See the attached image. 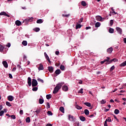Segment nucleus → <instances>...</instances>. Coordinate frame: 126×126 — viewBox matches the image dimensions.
Listing matches in <instances>:
<instances>
[{
    "instance_id": "obj_44",
    "label": "nucleus",
    "mask_w": 126,
    "mask_h": 126,
    "mask_svg": "<svg viewBox=\"0 0 126 126\" xmlns=\"http://www.w3.org/2000/svg\"><path fill=\"white\" fill-rule=\"evenodd\" d=\"M78 93H81V94H83V89H81Z\"/></svg>"
},
{
    "instance_id": "obj_40",
    "label": "nucleus",
    "mask_w": 126,
    "mask_h": 126,
    "mask_svg": "<svg viewBox=\"0 0 126 126\" xmlns=\"http://www.w3.org/2000/svg\"><path fill=\"white\" fill-rule=\"evenodd\" d=\"M113 24H114V20H111L110 22V26H113Z\"/></svg>"
},
{
    "instance_id": "obj_9",
    "label": "nucleus",
    "mask_w": 126,
    "mask_h": 126,
    "mask_svg": "<svg viewBox=\"0 0 126 126\" xmlns=\"http://www.w3.org/2000/svg\"><path fill=\"white\" fill-rule=\"evenodd\" d=\"M62 90L63 91L66 92V91H67V90H68V87L67 86H65V85L63 86V87H62Z\"/></svg>"
},
{
    "instance_id": "obj_56",
    "label": "nucleus",
    "mask_w": 126,
    "mask_h": 126,
    "mask_svg": "<svg viewBox=\"0 0 126 126\" xmlns=\"http://www.w3.org/2000/svg\"><path fill=\"white\" fill-rule=\"evenodd\" d=\"M24 61H26V62L27 61V57L25 55L24 56Z\"/></svg>"
},
{
    "instance_id": "obj_22",
    "label": "nucleus",
    "mask_w": 126,
    "mask_h": 126,
    "mask_svg": "<svg viewBox=\"0 0 126 126\" xmlns=\"http://www.w3.org/2000/svg\"><path fill=\"white\" fill-rule=\"evenodd\" d=\"M80 28H81V25L77 23V24L76 25V29H80Z\"/></svg>"
},
{
    "instance_id": "obj_63",
    "label": "nucleus",
    "mask_w": 126,
    "mask_h": 126,
    "mask_svg": "<svg viewBox=\"0 0 126 126\" xmlns=\"http://www.w3.org/2000/svg\"><path fill=\"white\" fill-rule=\"evenodd\" d=\"M105 63V61L103 60V61H101V62H100V63H101V64H103V63Z\"/></svg>"
},
{
    "instance_id": "obj_28",
    "label": "nucleus",
    "mask_w": 126,
    "mask_h": 126,
    "mask_svg": "<svg viewBox=\"0 0 126 126\" xmlns=\"http://www.w3.org/2000/svg\"><path fill=\"white\" fill-rule=\"evenodd\" d=\"M22 44L23 45V46H27V41L23 40Z\"/></svg>"
},
{
    "instance_id": "obj_54",
    "label": "nucleus",
    "mask_w": 126,
    "mask_h": 126,
    "mask_svg": "<svg viewBox=\"0 0 126 126\" xmlns=\"http://www.w3.org/2000/svg\"><path fill=\"white\" fill-rule=\"evenodd\" d=\"M111 10H112L113 13H114V14H117V12L115 11V9H114V8H112Z\"/></svg>"
},
{
    "instance_id": "obj_23",
    "label": "nucleus",
    "mask_w": 126,
    "mask_h": 126,
    "mask_svg": "<svg viewBox=\"0 0 126 126\" xmlns=\"http://www.w3.org/2000/svg\"><path fill=\"white\" fill-rule=\"evenodd\" d=\"M114 31H115V30H114V29L111 28L108 30V32H109L111 34H113V33H114Z\"/></svg>"
},
{
    "instance_id": "obj_8",
    "label": "nucleus",
    "mask_w": 126,
    "mask_h": 126,
    "mask_svg": "<svg viewBox=\"0 0 126 126\" xmlns=\"http://www.w3.org/2000/svg\"><path fill=\"white\" fill-rule=\"evenodd\" d=\"M15 24L17 25V26H21L22 24L21 23V22L19 20H17L15 21Z\"/></svg>"
},
{
    "instance_id": "obj_36",
    "label": "nucleus",
    "mask_w": 126,
    "mask_h": 126,
    "mask_svg": "<svg viewBox=\"0 0 126 126\" xmlns=\"http://www.w3.org/2000/svg\"><path fill=\"white\" fill-rule=\"evenodd\" d=\"M47 114L48 115V116H53V113H52V111H48L47 112Z\"/></svg>"
},
{
    "instance_id": "obj_57",
    "label": "nucleus",
    "mask_w": 126,
    "mask_h": 126,
    "mask_svg": "<svg viewBox=\"0 0 126 126\" xmlns=\"http://www.w3.org/2000/svg\"><path fill=\"white\" fill-rule=\"evenodd\" d=\"M20 115H23V110H20Z\"/></svg>"
},
{
    "instance_id": "obj_19",
    "label": "nucleus",
    "mask_w": 126,
    "mask_h": 126,
    "mask_svg": "<svg viewBox=\"0 0 126 126\" xmlns=\"http://www.w3.org/2000/svg\"><path fill=\"white\" fill-rule=\"evenodd\" d=\"M59 110L60 111H61V112H62V113H63V114H64V108H63V106L60 107Z\"/></svg>"
},
{
    "instance_id": "obj_25",
    "label": "nucleus",
    "mask_w": 126,
    "mask_h": 126,
    "mask_svg": "<svg viewBox=\"0 0 126 126\" xmlns=\"http://www.w3.org/2000/svg\"><path fill=\"white\" fill-rule=\"evenodd\" d=\"M84 113L86 116H88V115H89V110L88 109H85L84 110Z\"/></svg>"
},
{
    "instance_id": "obj_38",
    "label": "nucleus",
    "mask_w": 126,
    "mask_h": 126,
    "mask_svg": "<svg viewBox=\"0 0 126 126\" xmlns=\"http://www.w3.org/2000/svg\"><path fill=\"white\" fill-rule=\"evenodd\" d=\"M6 105L8 106V107H11V104H10V102L8 101L6 102Z\"/></svg>"
},
{
    "instance_id": "obj_33",
    "label": "nucleus",
    "mask_w": 126,
    "mask_h": 126,
    "mask_svg": "<svg viewBox=\"0 0 126 126\" xmlns=\"http://www.w3.org/2000/svg\"><path fill=\"white\" fill-rule=\"evenodd\" d=\"M109 60H111V58L110 57H106V59L104 60L105 63H108Z\"/></svg>"
},
{
    "instance_id": "obj_17",
    "label": "nucleus",
    "mask_w": 126,
    "mask_h": 126,
    "mask_svg": "<svg viewBox=\"0 0 126 126\" xmlns=\"http://www.w3.org/2000/svg\"><path fill=\"white\" fill-rule=\"evenodd\" d=\"M42 111V109L41 108H39L38 109H37V110L35 111L36 115H39L40 114V112Z\"/></svg>"
},
{
    "instance_id": "obj_15",
    "label": "nucleus",
    "mask_w": 126,
    "mask_h": 126,
    "mask_svg": "<svg viewBox=\"0 0 126 126\" xmlns=\"http://www.w3.org/2000/svg\"><path fill=\"white\" fill-rule=\"evenodd\" d=\"M7 99L9 101L11 102L13 101V96H12V95H9L7 96Z\"/></svg>"
},
{
    "instance_id": "obj_51",
    "label": "nucleus",
    "mask_w": 126,
    "mask_h": 126,
    "mask_svg": "<svg viewBox=\"0 0 126 126\" xmlns=\"http://www.w3.org/2000/svg\"><path fill=\"white\" fill-rule=\"evenodd\" d=\"M3 114H4V111L2 110L0 112V116H2V115H3Z\"/></svg>"
},
{
    "instance_id": "obj_34",
    "label": "nucleus",
    "mask_w": 126,
    "mask_h": 126,
    "mask_svg": "<svg viewBox=\"0 0 126 126\" xmlns=\"http://www.w3.org/2000/svg\"><path fill=\"white\" fill-rule=\"evenodd\" d=\"M39 104H43V103H44V99L42 98H39Z\"/></svg>"
},
{
    "instance_id": "obj_30",
    "label": "nucleus",
    "mask_w": 126,
    "mask_h": 126,
    "mask_svg": "<svg viewBox=\"0 0 126 126\" xmlns=\"http://www.w3.org/2000/svg\"><path fill=\"white\" fill-rule=\"evenodd\" d=\"M26 123H30V122H31V120L30 119V117H27L26 119Z\"/></svg>"
},
{
    "instance_id": "obj_48",
    "label": "nucleus",
    "mask_w": 126,
    "mask_h": 126,
    "mask_svg": "<svg viewBox=\"0 0 126 126\" xmlns=\"http://www.w3.org/2000/svg\"><path fill=\"white\" fill-rule=\"evenodd\" d=\"M105 121L106 122H109V123H111V118L108 117V119H106Z\"/></svg>"
},
{
    "instance_id": "obj_49",
    "label": "nucleus",
    "mask_w": 126,
    "mask_h": 126,
    "mask_svg": "<svg viewBox=\"0 0 126 126\" xmlns=\"http://www.w3.org/2000/svg\"><path fill=\"white\" fill-rule=\"evenodd\" d=\"M11 118L13 119V120H15V119H16V117L14 115H11Z\"/></svg>"
},
{
    "instance_id": "obj_7",
    "label": "nucleus",
    "mask_w": 126,
    "mask_h": 126,
    "mask_svg": "<svg viewBox=\"0 0 126 126\" xmlns=\"http://www.w3.org/2000/svg\"><path fill=\"white\" fill-rule=\"evenodd\" d=\"M113 47H110L109 48L107 49V53L108 54H112V52H113Z\"/></svg>"
},
{
    "instance_id": "obj_55",
    "label": "nucleus",
    "mask_w": 126,
    "mask_h": 126,
    "mask_svg": "<svg viewBox=\"0 0 126 126\" xmlns=\"http://www.w3.org/2000/svg\"><path fill=\"white\" fill-rule=\"evenodd\" d=\"M83 21V18H81L80 19V21L78 22L79 23H81V22H82Z\"/></svg>"
},
{
    "instance_id": "obj_53",
    "label": "nucleus",
    "mask_w": 126,
    "mask_h": 126,
    "mask_svg": "<svg viewBox=\"0 0 126 126\" xmlns=\"http://www.w3.org/2000/svg\"><path fill=\"white\" fill-rule=\"evenodd\" d=\"M62 16H63L64 17H68V16H69V15H67V14L64 15V14H63Z\"/></svg>"
},
{
    "instance_id": "obj_35",
    "label": "nucleus",
    "mask_w": 126,
    "mask_h": 126,
    "mask_svg": "<svg viewBox=\"0 0 126 126\" xmlns=\"http://www.w3.org/2000/svg\"><path fill=\"white\" fill-rule=\"evenodd\" d=\"M4 49V47L2 45L0 46V52H3V50Z\"/></svg>"
},
{
    "instance_id": "obj_26",
    "label": "nucleus",
    "mask_w": 126,
    "mask_h": 126,
    "mask_svg": "<svg viewBox=\"0 0 126 126\" xmlns=\"http://www.w3.org/2000/svg\"><path fill=\"white\" fill-rule=\"evenodd\" d=\"M84 104L86 105V106H87V107H91V103H90V102H85Z\"/></svg>"
},
{
    "instance_id": "obj_18",
    "label": "nucleus",
    "mask_w": 126,
    "mask_h": 126,
    "mask_svg": "<svg viewBox=\"0 0 126 126\" xmlns=\"http://www.w3.org/2000/svg\"><path fill=\"white\" fill-rule=\"evenodd\" d=\"M68 119L69 120H70V119H71L72 121H74V120H75V118L71 115H68Z\"/></svg>"
},
{
    "instance_id": "obj_45",
    "label": "nucleus",
    "mask_w": 126,
    "mask_h": 126,
    "mask_svg": "<svg viewBox=\"0 0 126 126\" xmlns=\"http://www.w3.org/2000/svg\"><path fill=\"white\" fill-rule=\"evenodd\" d=\"M32 91H37L38 90V87H33L32 89Z\"/></svg>"
},
{
    "instance_id": "obj_43",
    "label": "nucleus",
    "mask_w": 126,
    "mask_h": 126,
    "mask_svg": "<svg viewBox=\"0 0 126 126\" xmlns=\"http://www.w3.org/2000/svg\"><path fill=\"white\" fill-rule=\"evenodd\" d=\"M37 81H39L40 82H41V83H44V80H42L41 79L38 78Z\"/></svg>"
},
{
    "instance_id": "obj_13",
    "label": "nucleus",
    "mask_w": 126,
    "mask_h": 126,
    "mask_svg": "<svg viewBox=\"0 0 126 126\" xmlns=\"http://www.w3.org/2000/svg\"><path fill=\"white\" fill-rule=\"evenodd\" d=\"M28 84L29 86H31V78L30 77L28 78Z\"/></svg>"
},
{
    "instance_id": "obj_6",
    "label": "nucleus",
    "mask_w": 126,
    "mask_h": 126,
    "mask_svg": "<svg viewBox=\"0 0 126 126\" xmlns=\"http://www.w3.org/2000/svg\"><path fill=\"white\" fill-rule=\"evenodd\" d=\"M0 15H4V16H7V17H10V16L7 14L5 12H1V13H0Z\"/></svg>"
},
{
    "instance_id": "obj_59",
    "label": "nucleus",
    "mask_w": 126,
    "mask_h": 126,
    "mask_svg": "<svg viewBox=\"0 0 126 126\" xmlns=\"http://www.w3.org/2000/svg\"><path fill=\"white\" fill-rule=\"evenodd\" d=\"M104 126H108V125L107 124V121L106 120L104 122Z\"/></svg>"
},
{
    "instance_id": "obj_60",
    "label": "nucleus",
    "mask_w": 126,
    "mask_h": 126,
    "mask_svg": "<svg viewBox=\"0 0 126 126\" xmlns=\"http://www.w3.org/2000/svg\"><path fill=\"white\" fill-rule=\"evenodd\" d=\"M55 54H56V55L58 56V55H60V52L59 51H56Z\"/></svg>"
},
{
    "instance_id": "obj_61",
    "label": "nucleus",
    "mask_w": 126,
    "mask_h": 126,
    "mask_svg": "<svg viewBox=\"0 0 126 126\" xmlns=\"http://www.w3.org/2000/svg\"><path fill=\"white\" fill-rule=\"evenodd\" d=\"M86 30H88V29H91V27H87L86 28Z\"/></svg>"
},
{
    "instance_id": "obj_16",
    "label": "nucleus",
    "mask_w": 126,
    "mask_h": 126,
    "mask_svg": "<svg viewBox=\"0 0 126 126\" xmlns=\"http://www.w3.org/2000/svg\"><path fill=\"white\" fill-rule=\"evenodd\" d=\"M79 119L82 122H85V121H86V118H85L84 116H80Z\"/></svg>"
},
{
    "instance_id": "obj_3",
    "label": "nucleus",
    "mask_w": 126,
    "mask_h": 126,
    "mask_svg": "<svg viewBox=\"0 0 126 126\" xmlns=\"http://www.w3.org/2000/svg\"><path fill=\"white\" fill-rule=\"evenodd\" d=\"M61 73H62V71H61L60 69H58L55 71L54 73V76H58V75H59V74H60Z\"/></svg>"
},
{
    "instance_id": "obj_37",
    "label": "nucleus",
    "mask_w": 126,
    "mask_h": 126,
    "mask_svg": "<svg viewBox=\"0 0 126 126\" xmlns=\"http://www.w3.org/2000/svg\"><path fill=\"white\" fill-rule=\"evenodd\" d=\"M31 19H32V21L33 20V18L32 17L31 19H26L23 21V22H28V21H30Z\"/></svg>"
},
{
    "instance_id": "obj_10",
    "label": "nucleus",
    "mask_w": 126,
    "mask_h": 126,
    "mask_svg": "<svg viewBox=\"0 0 126 126\" xmlns=\"http://www.w3.org/2000/svg\"><path fill=\"white\" fill-rule=\"evenodd\" d=\"M2 63L4 67H5L6 68H7L8 67V64H7V62H6V61H3Z\"/></svg>"
},
{
    "instance_id": "obj_62",
    "label": "nucleus",
    "mask_w": 126,
    "mask_h": 126,
    "mask_svg": "<svg viewBox=\"0 0 126 126\" xmlns=\"http://www.w3.org/2000/svg\"><path fill=\"white\" fill-rule=\"evenodd\" d=\"M9 77L10 78H12V75L11 74H9Z\"/></svg>"
},
{
    "instance_id": "obj_64",
    "label": "nucleus",
    "mask_w": 126,
    "mask_h": 126,
    "mask_svg": "<svg viewBox=\"0 0 126 126\" xmlns=\"http://www.w3.org/2000/svg\"><path fill=\"white\" fill-rule=\"evenodd\" d=\"M124 43H126V38H124L123 39Z\"/></svg>"
},
{
    "instance_id": "obj_31",
    "label": "nucleus",
    "mask_w": 126,
    "mask_h": 126,
    "mask_svg": "<svg viewBox=\"0 0 126 126\" xmlns=\"http://www.w3.org/2000/svg\"><path fill=\"white\" fill-rule=\"evenodd\" d=\"M33 31H35V32H39L40 31V28H35L33 29Z\"/></svg>"
},
{
    "instance_id": "obj_14",
    "label": "nucleus",
    "mask_w": 126,
    "mask_h": 126,
    "mask_svg": "<svg viewBox=\"0 0 126 126\" xmlns=\"http://www.w3.org/2000/svg\"><path fill=\"white\" fill-rule=\"evenodd\" d=\"M95 18L97 21H102V17L101 16H97L95 17Z\"/></svg>"
},
{
    "instance_id": "obj_11",
    "label": "nucleus",
    "mask_w": 126,
    "mask_h": 126,
    "mask_svg": "<svg viewBox=\"0 0 126 126\" xmlns=\"http://www.w3.org/2000/svg\"><path fill=\"white\" fill-rule=\"evenodd\" d=\"M48 70L51 73L54 72V67L53 66H49L48 67Z\"/></svg>"
},
{
    "instance_id": "obj_4",
    "label": "nucleus",
    "mask_w": 126,
    "mask_h": 126,
    "mask_svg": "<svg viewBox=\"0 0 126 126\" xmlns=\"http://www.w3.org/2000/svg\"><path fill=\"white\" fill-rule=\"evenodd\" d=\"M116 31H117V32H118L119 34H120V35H122V34H123V29H122L121 28L116 27Z\"/></svg>"
},
{
    "instance_id": "obj_47",
    "label": "nucleus",
    "mask_w": 126,
    "mask_h": 126,
    "mask_svg": "<svg viewBox=\"0 0 126 126\" xmlns=\"http://www.w3.org/2000/svg\"><path fill=\"white\" fill-rule=\"evenodd\" d=\"M111 63L112 62H111V59H110L109 60H108V62L105 63V64H110V63Z\"/></svg>"
},
{
    "instance_id": "obj_41",
    "label": "nucleus",
    "mask_w": 126,
    "mask_h": 126,
    "mask_svg": "<svg viewBox=\"0 0 126 126\" xmlns=\"http://www.w3.org/2000/svg\"><path fill=\"white\" fill-rule=\"evenodd\" d=\"M115 65H113L110 69V71H113V70H114V69H115Z\"/></svg>"
},
{
    "instance_id": "obj_58",
    "label": "nucleus",
    "mask_w": 126,
    "mask_h": 126,
    "mask_svg": "<svg viewBox=\"0 0 126 126\" xmlns=\"http://www.w3.org/2000/svg\"><path fill=\"white\" fill-rule=\"evenodd\" d=\"M75 125H76L77 126H79V122L77 121L75 123Z\"/></svg>"
},
{
    "instance_id": "obj_5",
    "label": "nucleus",
    "mask_w": 126,
    "mask_h": 126,
    "mask_svg": "<svg viewBox=\"0 0 126 126\" xmlns=\"http://www.w3.org/2000/svg\"><path fill=\"white\" fill-rule=\"evenodd\" d=\"M44 56H45L46 60L49 63H51V60H50V58L49 57V56H48V55L47 54V53L46 52L44 53Z\"/></svg>"
},
{
    "instance_id": "obj_24",
    "label": "nucleus",
    "mask_w": 126,
    "mask_h": 126,
    "mask_svg": "<svg viewBox=\"0 0 126 126\" xmlns=\"http://www.w3.org/2000/svg\"><path fill=\"white\" fill-rule=\"evenodd\" d=\"M75 108H76L77 110H81V109H82V107L80 106L79 105H77V104L75 105Z\"/></svg>"
},
{
    "instance_id": "obj_21",
    "label": "nucleus",
    "mask_w": 126,
    "mask_h": 126,
    "mask_svg": "<svg viewBox=\"0 0 126 126\" xmlns=\"http://www.w3.org/2000/svg\"><path fill=\"white\" fill-rule=\"evenodd\" d=\"M36 23L38 24H41V23H43V20L40 19L36 21Z\"/></svg>"
},
{
    "instance_id": "obj_52",
    "label": "nucleus",
    "mask_w": 126,
    "mask_h": 126,
    "mask_svg": "<svg viewBox=\"0 0 126 126\" xmlns=\"http://www.w3.org/2000/svg\"><path fill=\"white\" fill-rule=\"evenodd\" d=\"M6 47H7L8 48H10V46H11V45L10 44V43H8L7 44V45H6Z\"/></svg>"
},
{
    "instance_id": "obj_12",
    "label": "nucleus",
    "mask_w": 126,
    "mask_h": 126,
    "mask_svg": "<svg viewBox=\"0 0 126 126\" xmlns=\"http://www.w3.org/2000/svg\"><path fill=\"white\" fill-rule=\"evenodd\" d=\"M38 70H44V67L42 64H39V67H38Z\"/></svg>"
},
{
    "instance_id": "obj_27",
    "label": "nucleus",
    "mask_w": 126,
    "mask_h": 126,
    "mask_svg": "<svg viewBox=\"0 0 126 126\" xmlns=\"http://www.w3.org/2000/svg\"><path fill=\"white\" fill-rule=\"evenodd\" d=\"M100 25H101V24H100L99 22H97L95 23V27H96V28L98 27H100Z\"/></svg>"
},
{
    "instance_id": "obj_42",
    "label": "nucleus",
    "mask_w": 126,
    "mask_h": 126,
    "mask_svg": "<svg viewBox=\"0 0 126 126\" xmlns=\"http://www.w3.org/2000/svg\"><path fill=\"white\" fill-rule=\"evenodd\" d=\"M50 103L49 102H47V104H46V108L47 109H50Z\"/></svg>"
},
{
    "instance_id": "obj_32",
    "label": "nucleus",
    "mask_w": 126,
    "mask_h": 126,
    "mask_svg": "<svg viewBox=\"0 0 126 126\" xmlns=\"http://www.w3.org/2000/svg\"><path fill=\"white\" fill-rule=\"evenodd\" d=\"M52 98V96L51 95V94L46 95V98L47 100H50Z\"/></svg>"
},
{
    "instance_id": "obj_2",
    "label": "nucleus",
    "mask_w": 126,
    "mask_h": 126,
    "mask_svg": "<svg viewBox=\"0 0 126 126\" xmlns=\"http://www.w3.org/2000/svg\"><path fill=\"white\" fill-rule=\"evenodd\" d=\"M38 85V82L37 80L33 79L32 82V87H36Z\"/></svg>"
},
{
    "instance_id": "obj_39",
    "label": "nucleus",
    "mask_w": 126,
    "mask_h": 126,
    "mask_svg": "<svg viewBox=\"0 0 126 126\" xmlns=\"http://www.w3.org/2000/svg\"><path fill=\"white\" fill-rule=\"evenodd\" d=\"M64 66H63V65H61L60 66V69H61V70H64Z\"/></svg>"
},
{
    "instance_id": "obj_46",
    "label": "nucleus",
    "mask_w": 126,
    "mask_h": 126,
    "mask_svg": "<svg viewBox=\"0 0 126 126\" xmlns=\"http://www.w3.org/2000/svg\"><path fill=\"white\" fill-rule=\"evenodd\" d=\"M111 60V63H113V62H114V63L116 62H118V60L116 59H113L112 60Z\"/></svg>"
},
{
    "instance_id": "obj_1",
    "label": "nucleus",
    "mask_w": 126,
    "mask_h": 126,
    "mask_svg": "<svg viewBox=\"0 0 126 126\" xmlns=\"http://www.w3.org/2000/svg\"><path fill=\"white\" fill-rule=\"evenodd\" d=\"M63 84H64L63 82H61L58 84L56 85V87L54 88V90L53 92V94H56L58 93V92H59V90H60V89L62 88V86H63Z\"/></svg>"
},
{
    "instance_id": "obj_20",
    "label": "nucleus",
    "mask_w": 126,
    "mask_h": 126,
    "mask_svg": "<svg viewBox=\"0 0 126 126\" xmlns=\"http://www.w3.org/2000/svg\"><path fill=\"white\" fill-rule=\"evenodd\" d=\"M81 4L82 6H86L87 5V4H86V2H85V1H82L81 2Z\"/></svg>"
},
{
    "instance_id": "obj_29",
    "label": "nucleus",
    "mask_w": 126,
    "mask_h": 126,
    "mask_svg": "<svg viewBox=\"0 0 126 126\" xmlns=\"http://www.w3.org/2000/svg\"><path fill=\"white\" fill-rule=\"evenodd\" d=\"M114 114H115V115H118L120 114V110H119L118 109H115L114 111Z\"/></svg>"
},
{
    "instance_id": "obj_50",
    "label": "nucleus",
    "mask_w": 126,
    "mask_h": 126,
    "mask_svg": "<svg viewBox=\"0 0 126 126\" xmlns=\"http://www.w3.org/2000/svg\"><path fill=\"white\" fill-rule=\"evenodd\" d=\"M101 104H105L106 103V101H105L104 99H102L100 101Z\"/></svg>"
}]
</instances>
